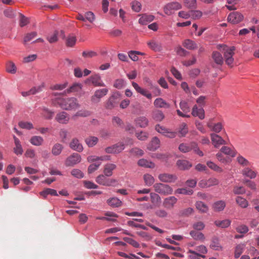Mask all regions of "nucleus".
<instances>
[{
    "label": "nucleus",
    "mask_w": 259,
    "mask_h": 259,
    "mask_svg": "<svg viewBox=\"0 0 259 259\" xmlns=\"http://www.w3.org/2000/svg\"><path fill=\"white\" fill-rule=\"evenodd\" d=\"M223 48L224 60L226 64L231 67H233L234 62L233 56L234 55V51L235 48L234 47H228L225 45L220 46Z\"/></svg>",
    "instance_id": "1"
},
{
    "label": "nucleus",
    "mask_w": 259,
    "mask_h": 259,
    "mask_svg": "<svg viewBox=\"0 0 259 259\" xmlns=\"http://www.w3.org/2000/svg\"><path fill=\"white\" fill-rule=\"evenodd\" d=\"M179 149L183 153L188 152L193 150L194 152L200 156H203V152L200 150L198 145L195 142H192L190 144L182 143L179 146Z\"/></svg>",
    "instance_id": "2"
},
{
    "label": "nucleus",
    "mask_w": 259,
    "mask_h": 259,
    "mask_svg": "<svg viewBox=\"0 0 259 259\" xmlns=\"http://www.w3.org/2000/svg\"><path fill=\"white\" fill-rule=\"evenodd\" d=\"M154 191L160 194L169 195L172 193V188L168 185L156 183L153 185Z\"/></svg>",
    "instance_id": "3"
},
{
    "label": "nucleus",
    "mask_w": 259,
    "mask_h": 259,
    "mask_svg": "<svg viewBox=\"0 0 259 259\" xmlns=\"http://www.w3.org/2000/svg\"><path fill=\"white\" fill-rule=\"evenodd\" d=\"M64 93L65 91L62 92L56 91L53 93L54 98L52 99V104L54 106L63 109L65 103Z\"/></svg>",
    "instance_id": "4"
},
{
    "label": "nucleus",
    "mask_w": 259,
    "mask_h": 259,
    "mask_svg": "<svg viewBox=\"0 0 259 259\" xmlns=\"http://www.w3.org/2000/svg\"><path fill=\"white\" fill-rule=\"evenodd\" d=\"M108 89L103 88L95 91L94 94L91 97V101L93 104H97L101 101V99L106 96L108 93Z\"/></svg>",
    "instance_id": "5"
},
{
    "label": "nucleus",
    "mask_w": 259,
    "mask_h": 259,
    "mask_svg": "<svg viewBox=\"0 0 259 259\" xmlns=\"http://www.w3.org/2000/svg\"><path fill=\"white\" fill-rule=\"evenodd\" d=\"M182 8V5L180 3L174 2L168 3L163 8L164 13L167 15L172 14L175 11L180 10Z\"/></svg>",
    "instance_id": "6"
},
{
    "label": "nucleus",
    "mask_w": 259,
    "mask_h": 259,
    "mask_svg": "<svg viewBox=\"0 0 259 259\" xmlns=\"http://www.w3.org/2000/svg\"><path fill=\"white\" fill-rule=\"evenodd\" d=\"M219 181L215 178H210L208 179H203L200 181L198 185L202 188H207L219 185Z\"/></svg>",
    "instance_id": "7"
},
{
    "label": "nucleus",
    "mask_w": 259,
    "mask_h": 259,
    "mask_svg": "<svg viewBox=\"0 0 259 259\" xmlns=\"http://www.w3.org/2000/svg\"><path fill=\"white\" fill-rule=\"evenodd\" d=\"M106 177L105 175H100L96 178V181L99 184L105 186H111L116 183L115 179H109Z\"/></svg>",
    "instance_id": "8"
},
{
    "label": "nucleus",
    "mask_w": 259,
    "mask_h": 259,
    "mask_svg": "<svg viewBox=\"0 0 259 259\" xmlns=\"http://www.w3.org/2000/svg\"><path fill=\"white\" fill-rule=\"evenodd\" d=\"M210 138L212 144L216 148H219L221 145L227 144L226 141L216 134H211Z\"/></svg>",
    "instance_id": "9"
},
{
    "label": "nucleus",
    "mask_w": 259,
    "mask_h": 259,
    "mask_svg": "<svg viewBox=\"0 0 259 259\" xmlns=\"http://www.w3.org/2000/svg\"><path fill=\"white\" fill-rule=\"evenodd\" d=\"M243 18V16L240 13L238 12H233L229 15L228 20L232 24H237L241 22Z\"/></svg>",
    "instance_id": "10"
},
{
    "label": "nucleus",
    "mask_w": 259,
    "mask_h": 259,
    "mask_svg": "<svg viewBox=\"0 0 259 259\" xmlns=\"http://www.w3.org/2000/svg\"><path fill=\"white\" fill-rule=\"evenodd\" d=\"M180 107L185 113H183L180 110L178 109L177 110V114L181 117H190V115L186 114V113L189 112L190 111V109L188 103L185 101H182L180 103Z\"/></svg>",
    "instance_id": "11"
},
{
    "label": "nucleus",
    "mask_w": 259,
    "mask_h": 259,
    "mask_svg": "<svg viewBox=\"0 0 259 259\" xmlns=\"http://www.w3.org/2000/svg\"><path fill=\"white\" fill-rule=\"evenodd\" d=\"M81 158L79 154L74 153L69 156L66 160V165L73 166L79 163Z\"/></svg>",
    "instance_id": "12"
},
{
    "label": "nucleus",
    "mask_w": 259,
    "mask_h": 259,
    "mask_svg": "<svg viewBox=\"0 0 259 259\" xmlns=\"http://www.w3.org/2000/svg\"><path fill=\"white\" fill-rule=\"evenodd\" d=\"M124 149L123 144H116L105 148V151L107 153H118L121 152Z\"/></svg>",
    "instance_id": "13"
},
{
    "label": "nucleus",
    "mask_w": 259,
    "mask_h": 259,
    "mask_svg": "<svg viewBox=\"0 0 259 259\" xmlns=\"http://www.w3.org/2000/svg\"><path fill=\"white\" fill-rule=\"evenodd\" d=\"M177 201L178 199L175 196L168 197L164 199L163 206L166 209H171L174 208Z\"/></svg>",
    "instance_id": "14"
},
{
    "label": "nucleus",
    "mask_w": 259,
    "mask_h": 259,
    "mask_svg": "<svg viewBox=\"0 0 259 259\" xmlns=\"http://www.w3.org/2000/svg\"><path fill=\"white\" fill-rule=\"evenodd\" d=\"M79 107V104L77 100L75 98H70L67 99L66 101V110H76Z\"/></svg>",
    "instance_id": "15"
},
{
    "label": "nucleus",
    "mask_w": 259,
    "mask_h": 259,
    "mask_svg": "<svg viewBox=\"0 0 259 259\" xmlns=\"http://www.w3.org/2000/svg\"><path fill=\"white\" fill-rule=\"evenodd\" d=\"M159 180L164 183L174 182L177 179L175 175L168 174H161L158 176Z\"/></svg>",
    "instance_id": "16"
},
{
    "label": "nucleus",
    "mask_w": 259,
    "mask_h": 259,
    "mask_svg": "<svg viewBox=\"0 0 259 259\" xmlns=\"http://www.w3.org/2000/svg\"><path fill=\"white\" fill-rule=\"evenodd\" d=\"M241 174L244 177L249 178L250 179H255L257 175V172L248 166L244 168L241 171Z\"/></svg>",
    "instance_id": "17"
},
{
    "label": "nucleus",
    "mask_w": 259,
    "mask_h": 259,
    "mask_svg": "<svg viewBox=\"0 0 259 259\" xmlns=\"http://www.w3.org/2000/svg\"><path fill=\"white\" fill-rule=\"evenodd\" d=\"M147 46L155 52H160L162 50L161 44L154 39L149 40L147 43Z\"/></svg>",
    "instance_id": "18"
},
{
    "label": "nucleus",
    "mask_w": 259,
    "mask_h": 259,
    "mask_svg": "<svg viewBox=\"0 0 259 259\" xmlns=\"http://www.w3.org/2000/svg\"><path fill=\"white\" fill-rule=\"evenodd\" d=\"M44 87V84L41 85H38L37 87H34L32 88L30 90L27 92H22L21 93L22 96L24 97H26L27 96L35 95L37 93L40 92L42 91V89Z\"/></svg>",
    "instance_id": "19"
},
{
    "label": "nucleus",
    "mask_w": 259,
    "mask_h": 259,
    "mask_svg": "<svg viewBox=\"0 0 259 259\" xmlns=\"http://www.w3.org/2000/svg\"><path fill=\"white\" fill-rule=\"evenodd\" d=\"M89 80L95 87H105V84L101 79V76L98 74L92 75Z\"/></svg>",
    "instance_id": "20"
},
{
    "label": "nucleus",
    "mask_w": 259,
    "mask_h": 259,
    "mask_svg": "<svg viewBox=\"0 0 259 259\" xmlns=\"http://www.w3.org/2000/svg\"><path fill=\"white\" fill-rule=\"evenodd\" d=\"M139 16L140 18L139 19V23L143 25H147L148 23L152 22L154 19V16L152 15L144 14Z\"/></svg>",
    "instance_id": "21"
},
{
    "label": "nucleus",
    "mask_w": 259,
    "mask_h": 259,
    "mask_svg": "<svg viewBox=\"0 0 259 259\" xmlns=\"http://www.w3.org/2000/svg\"><path fill=\"white\" fill-rule=\"evenodd\" d=\"M132 85L138 93L146 97L149 99H151L152 98L151 94L148 91L141 88L136 82H133Z\"/></svg>",
    "instance_id": "22"
},
{
    "label": "nucleus",
    "mask_w": 259,
    "mask_h": 259,
    "mask_svg": "<svg viewBox=\"0 0 259 259\" xmlns=\"http://www.w3.org/2000/svg\"><path fill=\"white\" fill-rule=\"evenodd\" d=\"M69 146L73 150L79 152H81L83 149L82 144L76 138H74L71 140L69 144Z\"/></svg>",
    "instance_id": "23"
},
{
    "label": "nucleus",
    "mask_w": 259,
    "mask_h": 259,
    "mask_svg": "<svg viewBox=\"0 0 259 259\" xmlns=\"http://www.w3.org/2000/svg\"><path fill=\"white\" fill-rule=\"evenodd\" d=\"M192 115L193 116H198L200 119H203L205 117L204 110L202 107L198 108L195 105L192 108Z\"/></svg>",
    "instance_id": "24"
},
{
    "label": "nucleus",
    "mask_w": 259,
    "mask_h": 259,
    "mask_svg": "<svg viewBox=\"0 0 259 259\" xmlns=\"http://www.w3.org/2000/svg\"><path fill=\"white\" fill-rule=\"evenodd\" d=\"M135 122L137 126L145 128L148 126L149 120L145 116H140L135 119Z\"/></svg>",
    "instance_id": "25"
},
{
    "label": "nucleus",
    "mask_w": 259,
    "mask_h": 259,
    "mask_svg": "<svg viewBox=\"0 0 259 259\" xmlns=\"http://www.w3.org/2000/svg\"><path fill=\"white\" fill-rule=\"evenodd\" d=\"M13 138L14 140V143L15 145V147L14 148V152L16 155H22L23 152V150L21 146L20 141L15 136H13Z\"/></svg>",
    "instance_id": "26"
},
{
    "label": "nucleus",
    "mask_w": 259,
    "mask_h": 259,
    "mask_svg": "<svg viewBox=\"0 0 259 259\" xmlns=\"http://www.w3.org/2000/svg\"><path fill=\"white\" fill-rule=\"evenodd\" d=\"M221 151L224 154L231 157H234L237 154L236 151L234 148H231L226 146H224L221 148Z\"/></svg>",
    "instance_id": "27"
},
{
    "label": "nucleus",
    "mask_w": 259,
    "mask_h": 259,
    "mask_svg": "<svg viewBox=\"0 0 259 259\" xmlns=\"http://www.w3.org/2000/svg\"><path fill=\"white\" fill-rule=\"evenodd\" d=\"M116 167V165L113 163H107L105 165L103 170L104 174L107 177L112 175V171Z\"/></svg>",
    "instance_id": "28"
},
{
    "label": "nucleus",
    "mask_w": 259,
    "mask_h": 259,
    "mask_svg": "<svg viewBox=\"0 0 259 259\" xmlns=\"http://www.w3.org/2000/svg\"><path fill=\"white\" fill-rule=\"evenodd\" d=\"M154 105L157 108H169L170 107V104L161 98L155 100Z\"/></svg>",
    "instance_id": "29"
},
{
    "label": "nucleus",
    "mask_w": 259,
    "mask_h": 259,
    "mask_svg": "<svg viewBox=\"0 0 259 259\" xmlns=\"http://www.w3.org/2000/svg\"><path fill=\"white\" fill-rule=\"evenodd\" d=\"M177 164L179 169L181 170L188 169L192 167V164L186 160H179Z\"/></svg>",
    "instance_id": "30"
},
{
    "label": "nucleus",
    "mask_w": 259,
    "mask_h": 259,
    "mask_svg": "<svg viewBox=\"0 0 259 259\" xmlns=\"http://www.w3.org/2000/svg\"><path fill=\"white\" fill-rule=\"evenodd\" d=\"M77 41L76 37L73 34H69L66 38V46L73 48L76 44Z\"/></svg>",
    "instance_id": "31"
},
{
    "label": "nucleus",
    "mask_w": 259,
    "mask_h": 259,
    "mask_svg": "<svg viewBox=\"0 0 259 259\" xmlns=\"http://www.w3.org/2000/svg\"><path fill=\"white\" fill-rule=\"evenodd\" d=\"M190 235L194 239L199 240L201 242H203L205 239L203 233L196 230H192L190 231Z\"/></svg>",
    "instance_id": "32"
},
{
    "label": "nucleus",
    "mask_w": 259,
    "mask_h": 259,
    "mask_svg": "<svg viewBox=\"0 0 259 259\" xmlns=\"http://www.w3.org/2000/svg\"><path fill=\"white\" fill-rule=\"evenodd\" d=\"M207 166L211 170L218 172L222 173L224 171L223 169L211 161H208L206 162Z\"/></svg>",
    "instance_id": "33"
},
{
    "label": "nucleus",
    "mask_w": 259,
    "mask_h": 259,
    "mask_svg": "<svg viewBox=\"0 0 259 259\" xmlns=\"http://www.w3.org/2000/svg\"><path fill=\"white\" fill-rule=\"evenodd\" d=\"M212 57L216 64L220 65H222L223 64L224 59L220 53L218 52H213Z\"/></svg>",
    "instance_id": "34"
},
{
    "label": "nucleus",
    "mask_w": 259,
    "mask_h": 259,
    "mask_svg": "<svg viewBox=\"0 0 259 259\" xmlns=\"http://www.w3.org/2000/svg\"><path fill=\"white\" fill-rule=\"evenodd\" d=\"M98 138L95 136H90L85 139V142L89 147L95 146L98 143Z\"/></svg>",
    "instance_id": "35"
},
{
    "label": "nucleus",
    "mask_w": 259,
    "mask_h": 259,
    "mask_svg": "<svg viewBox=\"0 0 259 259\" xmlns=\"http://www.w3.org/2000/svg\"><path fill=\"white\" fill-rule=\"evenodd\" d=\"M29 141L30 143L33 145L39 146L42 144L44 142V139L40 136H34L30 138Z\"/></svg>",
    "instance_id": "36"
},
{
    "label": "nucleus",
    "mask_w": 259,
    "mask_h": 259,
    "mask_svg": "<svg viewBox=\"0 0 259 259\" xmlns=\"http://www.w3.org/2000/svg\"><path fill=\"white\" fill-rule=\"evenodd\" d=\"M152 118L156 121H161L164 118L163 112L159 110L153 111L152 114Z\"/></svg>",
    "instance_id": "37"
},
{
    "label": "nucleus",
    "mask_w": 259,
    "mask_h": 259,
    "mask_svg": "<svg viewBox=\"0 0 259 259\" xmlns=\"http://www.w3.org/2000/svg\"><path fill=\"white\" fill-rule=\"evenodd\" d=\"M160 146V140L157 137H154L152 139L148 149L151 151H155Z\"/></svg>",
    "instance_id": "38"
},
{
    "label": "nucleus",
    "mask_w": 259,
    "mask_h": 259,
    "mask_svg": "<svg viewBox=\"0 0 259 259\" xmlns=\"http://www.w3.org/2000/svg\"><path fill=\"white\" fill-rule=\"evenodd\" d=\"M225 206L226 203L223 200L218 201L213 204V208L215 211H221L223 210Z\"/></svg>",
    "instance_id": "39"
},
{
    "label": "nucleus",
    "mask_w": 259,
    "mask_h": 259,
    "mask_svg": "<svg viewBox=\"0 0 259 259\" xmlns=\"http://www.w3.org/2000/svg\"><path fill=\"white\" fill-rule=\"evenodd\" d=\"M138 164L142 167L147 168H154L155 164L151 161H149L145 159H141L138 162Z\"/></svg>",
    "instance_id": "40"
},
{
    "label": "nucleus",
    "mask_w": 259,
    "mask_h": 259,
    "mask_svg": "<svg viewBox=\"0 0 259 259\" xmlns=\"http://www.w3.org/2000/svg\"><path fill=\"white\" fill-rule=\"evenodd\" d=\"M6 71L10 73L15 74L17 71V67L12 61H9L6 63Z\"/></svg>",
    "instance_id": "41"
},
{
    "label": "nucleus",
    "mask_w": 259,
    "mask_h": 259,
    "mask_svg": "<svg viewBox=\"0 0 259 259\" xmlns=\"http://www.w3.org/2000/svg\"><path fill=\"white\" fill-rule=\"evenodd\" d=\"M208 127L215 133H219L223 128V125L221 123L218 122L213 124L212 122H209L207 124Z\"/></svg>",
    "instance_id": "42"
},
{
    "label": "nucleus",
    "mask_w": 259,
    "mask_h": 259,
    "mask_svg": "<svg viewBox=\"0 0 259 259\" xmlns=\"http://www.w3.org/2000/svg\"><path fill=\"white\" fill-rule=\"evenodd\" d=\"M236 160L237 162L243 167H246L249 166L250 164L247 159L240 154L237 156Z\"/></svg>",
    "instance_id": "43"
},
{
    "label": "nucleus",
    "mask_w": 259,
    "mask_h": 259,
    "mask_svg": "<svg viewBox=\"0 0 259 259\" xmlns=\"http://www.w3.org/2000/svg\"><path fill=\"white\" fill-rule=\"evenodd\" d=\"M122 202L116 197H113L107 200V203L112 207H119L121 205Z\"/></svg>",
    "instance_id": "44"
},
{
    "label": "nucleus",
    "mask_w": 259,
    "mask_h": 259,
    "mask_svg": "<svg viewBox=\"0 0 259 259\" xmlns=\"http://www.w3.org/2000/svg\"><path fill=\"white\" fill-rule=\"evenodd\" d=\"M82 85L80 83H73L69 89L67 90L68 93H75L81 90Z\"/></svg>",
    "instance_id": "45"
},
{
    "label": "nucleus",
    "mask_w": 259,
    "mask_h": 259,
    "mask_svg": "<svg viewBox=\"0 0 259 259\" xmlns=\"http://www.w3.org/2000/svg\"><path fill=\"white\" fill-rule=\"evenodd\" d=\"M244 247V244H239L236 245L234 252V256L236 258H238L243 253Z\"/></svg>",
    "instance_id": "46"
},
{
    "label": "nucleus",
    "mask_w": 259,
    "mask_h": 259,
    "mask_svg": "<svg viewBox=\"0 0 259 259\" xmlns=\"http://www.w3.org/2000/svg\"><path fill=\"white\" fill-rule=\"evenodd\" d=\"M183 45L185 48L189 50H194L197 48L196 44L190 39L184 40Z\"/></svg>",
    "instance_id": "47"
},
{
    "label": "nucleus",
    "mask_w": 259,
    "mask_h": 259,
    "mask_svg": "<svg viewBox=\"0 0 259 259\" xmlns=\"http://www.w3.org/2000/svg\"><path fill=\"white\" fill-rule=\"evenodd\" d=\"M49 194L52 196H57V192L55 190L50 188L45 189L44 191L40 192V195L44 198H46Z\"/></svg>",
    "instance_id": "48"
},
{
    "label": "nucleus",
    "mask_w": 259,
    "mask_h": 259,
    "mask_svg": "<svg viewBox=\"0 0 259 259\" xmlns=\"http://www.w3.org/2000/svg\"><path fill=\"white\" fill-rule=\"evenodd\" d=\"M143 179L145 185L148 186H150L153 185L155 182L154 177L151 175L148 174L144 175Z\"/></svg>",
    "instance_id": "49"
},
{
    "label": "nucleus",
    "mask_w": 259,
    "mask_h": 259,
    "mask_svg": "<svg viewBox=\"0 0 259 259\" xmlns=\"http://www.w3.org/2000/svg\"><path fill=\"white\" fill-rule=\"evenodd\" d=\"M116 98L114 96H111L107 101L105 104V107L108 109H111L114 107L115 105Z\"/></svg>",
    "instance_id": "50"
},
{
    "label": "nucleus",
    "mask_w": 259,
    "mask_h": 259,
    "mask_svg": "<svg viewBox=\"0 0 259 259\" xmlns=\"http://www.w3.org/2000/svg\"><path fill=\"white\" fill-rule=\"evenodd\" d=\"M231 222L229 220H224L223 221L217 220L214 222L215 225L222 228H225L229 226Z\"/></svg>",
    "instance_id": "51"
},
{
    "label": "nucleus",
    "mask_w": 259,
    "mask_h": 259,
    "mask_svg": "<svg viewBox=\"0 0 259 259\" xmlns=\"http://www.w3.org/2000/svg\"><path fill=\"white\" fill-rule=\"evenodd\" d=\"M236 202L240 207L242 208H246L248 205L247 201L245 199L240 196L236 197Z\"/></svg>",
    "instance_id": "52"
},
{
    "label": "nucleus",
    "mask_w": 259,
    "mask_h": 259,
    "mask_svg": "<svg viewBox=\"0 0 259 259\" xmlns=\"http://www.w3.org/2000/svg\"><path fill=\"white\" fill-rule=\"evenodd\" d=\"M196 207L197 209L202 212H206L208 210V207L202 201L196 202Z\"/></svg>",
    "instance_id": "53"
},
{
    "label": "nucleus",
    "mask_w": 259,
    "mask_h": 259,
    "mask_svg": "<svg viewBox=\"0 0 259 259\" xmlns=\"http://www.w3.org/2000/svg\"><path fill=\"white\" fill-rule=\"evenodd\" d=\"M233 192L236 195H241L245 193L246 189L243 186H235L233 188Z\"/></svg>",
    "instance_id": "54"
},
{
    "label": "nucleus",
    "mask_w": 259,
    "mask_h": 259,
    "mask_svg": "<svg viewBox=\"0 0 259 259\" xmlns=\"http://www.w3.org/2000/svg\"><path fill=\"white\" fill-rule=\"evenodd\" d=\"M151 201L153 204H157L160 202L161 198L158 194L155 193H150Z\"/></svg>",
    "instance_id": "55"
},
{
    "label": "nucleus",
    "mask_w": 259,
    "mask_h": 259,
    "mask_svg": "<svg viewBox=\"0 0 259 259\" xmlns=\"http://www.w3.org/2000/svg\"><path fill=\"white\" fill-rule=\"evenodd\" d=\"M29 23V19L22 14H20L19 25L22 27Z\"/></svg>",
    "instance_id": "56"
},
{
    "label": "nucleus",
    "mask_w": 259,
    "mask_h": 259,
    "mask_svg": "<svg viewBox=\"0 0 259 259\" xmlns=\"http://www.w3.org/2000/svg\"><path fill=\"white\" fill-rule=\"evenodd\" d=\"M193 191L190 189H187L186 188H179L175 191V193L182 194L184 195H192Z\"/></svg>",
    "instance_id": "57"
},
{
    "label": "nucleus",
    "mask_w": 259,
    "mask_h": 259,
    "mask_svg": "<svg viewBox=\"0 0 259 259\" xmlns=\"http://www.w3.org/2000/svg\"><path fill=\"white\" fill-rule=\"evenodd\" d=\"M155 215L160 218H165L168 217V212L163 209H157L155 212Z\"/></svg>",
    "instance_id": "58"
},
{
    "label": "nucleus",
    "mask_w": 259,
    "mask_h": 259,
    "mask_svg": "<svg viewBox=\"0 0 259 259\" xmlns=\"http://www.w3.org/2000/svg\"><path fill=\"white\" fill-rule=\"evenodd\" d=\"M188 132V127L185 123H182L179 131V133L180 135V137H184Z\"/></svg>",
    "instance_id": "59"
},
{
    "label": "nucleus",
    "mask_w": 259,
    "mask_h": 259,
    "mask_svg": "<svg viewBox=\"0 0 259 259\" xmlns=\"http://www.w3.org/2000/svg\"><path fill=\"white\" fill-rule=\"evenodd\" d=\"M123 240L134 247L138 248L140 247L139 243L132 238L128 237H124Z\"/></svg>",
    "instance_id": "60"
},
{
    "label": "nucleus",
    "mask_w": 259,
    "mask_h": 259,
    "mask_svg": "<svg viewBox=\"0 0 259 259\" xmlns=\"http://www.w3.org/2000/svg\"><path fill=\"white\" fill-rule=\"evenodd\" d=\"M132 8L133 11L139 12L141 10V4L140 2L135 1L131 3Z\"/></svg>",
    "instance_id": "61"
},
{
    "label": "nucleus",
    "mask_w": 259,
    "mask_h": 259,
    "mask_svg": "<svg viewBox=\"0 0 259 259\" xmlns=\"http://www.w3.org/2000/svg\"><path fill=\"white\" fill-rule=\"evenodd\" d=\"M83 184L84 187L87 189H97L98 188V185L89 181H83Z\"/></svg>",
    "instance_id": "62"
},
{
    "label": "nucleus",
    "mask_w": 259,
    "mask_h": 259,
    "mask_svg": "<svg viewBox=\"0 0 259 259\" xmlns=\"http://www.w3.org/2000/svg\"><path fill=\"white\" fill-rule=\"evenodd\" d=\"M191 17L193 19H198L202 15V13L198 10L190 11Z\"/></svg>",
    "instance_id": "63"
},
{
    "label": "nucleus",
    "mask_w": 259,
    "mask_h": 259,
    "mask_svg": "<svg viewBox=\"0 0 259 259\" xmlns=\"http://www.w3.org/2000/svg\"><path fill=\"white\" fill-rule=\"evenodd\" d=\"M55 119L60 123H65V112L64 111L59 113L57 114Z\"/></svg>",
    "instance_id": "64"
}]
</instances>
